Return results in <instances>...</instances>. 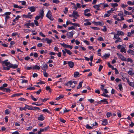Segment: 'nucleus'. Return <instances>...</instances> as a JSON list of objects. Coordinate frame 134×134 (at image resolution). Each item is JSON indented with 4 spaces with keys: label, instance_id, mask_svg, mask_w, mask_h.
I'll use <instances>...</instances> for the list:
<instances>
[{
    "label": "nucleus",
    "instance_id": "nucleus-1",
    "mask_svg": "<svg viewBox=\"0 0 134 134\" xmlns=\"http://www.w3.org/2000/svg\"><path fill=\"white\" fill-rule=\"evenodd\" d=\"M8 61V60H4L3 62V64H4L5 66H7L8 65H10V66L11 68H12L13 69H15L18 67V65L16 64H13L10 63L9 62H7V61Z\"/></svg>",
    "mask_w": 134,
    "mask_h": 134
},
{
    "label": "nucleus",
    "instance_id": "nucleus-2",
    "mask_svg": "<svg viewBox=\"0 0 134 134\" xmlns=\"http://www.w3.org/2000/svg\"><path fill=\"white\" fill-rule=\"evenodd\" d=\"M46 16L51 21H53L54 19L53 17H52V12L50 10L48 11L46 15Z\"/></svg>",
    "mask_w": 134,
    "mask_h": 134
},
{
    "label": "nucleus",
    "instance_id": "nucleus-3",
    "mask_svg": "<svg viewBox=\"0 0 134 134\" xmlns=\"http://www.w3.org/2000/svg\"><path fill=\"white\" fill-rule=\"evenodd\" d=\"M117 54L119 58L121 60L124 61L126 60V58L122 54L118 53H117Z\"/></svg>",
    "mask_w": 134,
    "mask_h": 134
},
{
    "label": "nucleus",
    "instance_id": "nucleus-4",
    "mask_svg": "<svg viewBox=\"0 0 134 134\" xmlns=\"http://www.w3.org/2000/svg\"><path fill=\"white\" fill-rule=\"evenodd\" d=\"M60 44L64 48H70L71 49L73 47L69 45L66 44L64 43H60Z\"/></svg>",
    "mask_w": 134,
    "mask_h": 134
},
{
    "label": "nucleus",
    "instance_id": "nucleus-5",
    "mask_svg": "<svg viewBox=\"0 0 134 134\" xmlns=\"http://www.w3.org/2000/svg\"><path fill=\"white\" fill-rule=\"evenodd\" d=\"M84 108V105L82 104H81V105H79L78 108H76V110L79 111H81Z\"/></svg>",
    "mask_w": 134,
    "mask_h": 134
},
{
    "label": "nucleus",
    "instance_id": "nucleus-6",
    "mask_svg": "<svg viewBox=\"0 0 134 134\" xmlns=\"http://www.w3.org/2000/svg\"><path fill=\"white\" fill-rule=\"evenodd\" d=\"M74 34L72 32H68L67 33L66 35L68 38H69L72 37Z\"/></svg>",
    "mask_w": 134,
    "mask_h": 134
},
{
    "label": "nucleus",
    "instance_id": "nucleus-7",
    "mask_svg": "<svg viewBox=\"0 0 134 134\" xmlns=\"http://www.w3.org/2000/svg\"><path fill=\"white\" fill-rule=\"evenodd\" d=\"M73 17L75 19H77V17H79L80 15L78 14V12L74 10L73 12Z\"/></svg>",
    "mask_w": 134,
    "mask_h": 134
},
{
    "label": "nucleus",
    "instance_id": "nucleus-8",
    "mask_svg": "<svg viewBox=\"0 0 134 134\" xmlns=\"http://www.w3.org/2000/svg\"><path fill=\"white\" fill-rule=\"evenodd\" d=\"M129 85L132 87H134V82H130L129 79L126 78V79Z\"/></svg>",
    "mask_w": 134,
    "mask_h": 134
},
{
    "label": "nucleus",
    "instance_id": "nucleus-9",
    "mask_svg": "<svg viewBox=\"0 0 134 134\" xmlns=\"http://www.w3.org/2000/svg\"><path fill=\"white\" fill-rule=\"evenodd\" d=\"M48 68V66L46 64H43L41 67V69L44 71H46Z\"/></svg>",
    "mask_w": 134,
    "mask_h": 134
},
{
    "label": "nucleus",
    "instance_id": "nucleus-10",
    "mask_svg": "<svg viewBox=\"0 0 134 134\" xmlns=\"http://www.w3.org/2000/svg\"><path fill=\"white\" fill-rule=\"evenodd\" d=\"M45 117L43 116L42 114L40 115L38 117V120L39 121H42L44 120Z\"/></svg>",
    "mask_w": 134,
    "mask_h": 134
},
{
    "label": "nucleus",
    "instance_id": "nucleus-11",
    "mask_svg": "<svg viewBox=\"0 0 134 134\" xmlns=\"http://www.w3.org/2000/svg\"><path fill=\"white\" fill-rule=\"evenodd\" d=\"M33 15H25L24 14L22 16L23 17L25 18H28L30 19L32 18Z\"/></svg>",
    "mask_w": 134,
    "mask_h": 134
},
{
    "label": "nucleus",
    "instance_id": "nucleus-12",
    "mask_svg": "<svg viewBox=\"0 0 134 134\" xmlns=\"http://www.w3.org/2000/svg\"><path fill=\"white\" fill-rule=\"evenodd\" d=\"M104 4V3H100V4H98V5H94L93 6V7L95 9H97V10H100V9L99 8V7H100V4Z\"/></svg>",
    "mask_w": 134,
    "mask_h": 134
},
{
    "label": "nucleus",
    "instance_id": "nucleus-13",
    "mask_svg": "<svg viewBox=\"0 0 134 134\" xmlns=\"http://www.w3.org/2000/svg\"><path fill=\"white\" fill-rule=\"evenodd\" d=\"M28 9H30V10L32 12H34L36 10L34 6L29 7Z\"/></svg>",
    "mask_w": 134,
    "mask_h": 134
},
{
    "label": "nucleus",
    "instance_id": "nucleus-14",
    "mask_svg": "<svg viewBox=\"0 0 134 134\" xmlns=\"http://www.w3.org/2000/svg\"><path fill=\"white\" fill-rule=\"evenodd\" d=\"M67 63L69 67L71 68L73 67L74 64V63L71 61L68 62Z\"/></svg>",
    "mask_w": 134,
    "mask_h": 134
},
{
    "label": "nucleus",
    "instance_id": "nucleus-15",
    "mask_svg": "<svg viewBox=\"0 0 134 134\" xmlns=\"http://www.w3.org/2000/svg\"><path fill=\"white\" fill-rule=\"evenodd\" d=\"M108 124L107 120V119H104L102 121V124L103 125H107Z\"/></svg>",
    "mask_w": 134,
    "mask_h": 134
},
{
    "label": "nucleus",
    "instance_id": "nucleus-16",
    "mask_svg": "<svg viewBox=\"0 0 134 134\" xmlns=\"http://www.w3.org/2000/svg\"><path fill=\"white\" fill-rule=\"evenodd\" d=\"M116 34L119 36H123L124 35V33L122 31H118L116 32Z\"/></svg>",
    "mask_w": 134,
    "mask_h": 134
},
{
    "label": "nucleus",
    "instance_id": "nucleus-17",
    "mask_svg": "<svg viewBox=\"0 0 134 134\" xmlns=\"http://www.w3.org/2000/svg\"><path fill=\"white\" fill-rule=\"evenodd\" d=\"M25 107L26 109H27L29 110H34L33 107L32 106H29L27 105H26Z\"/></svg>",
    "mask_w": 134,
    "mask_h": 134
},
{
    "label": "nucleus",
    "instance_id": "nucleus-18",
    "mask_svg": "<svg viewBox=\"0 0 134 134\" xmlns=\"http://www.w3.org/2000/svg\"><path fill=\"white\" fill-rule=\"evenodd\" d=\"M131 70H129V71L127 72V73L130 76H132V75H133L134 76V72H133V69H131Z\"/></svg>",
    "mask_w": 134,
    "mask_h": 134
},
{
    "label": "nucleus",
    "instance_id": "nucleus-19",
    "mask_svg": "<svg viewBox=\"0 0 134 134\" xmlns=\"http://www.w3.org/2000/svg\"><path fill=\"white\" fill-rule=\"evenodd\" d=\"M32 66L33 67V70L38 69L39 70L40 69V67L37 65L35 66Z\"/></svg>",
    "mask_w": 134,
    "mask_h": 134
},
{
    "label": "nucleus",
    "instance_id": "nucleus-20",
    "mask_svg": "<svg viewBox=\"0 0 134 134\" xmlns=\"http://www.w3.org/2000/svg\"><path fill=\"white\" fill-rule=\"evenodd\" d=\"M110 56V54L109 53L105 54L102 57L105 59L107 58H108Z\"/></svg>",
    "mask_w": 134,
    "mask_h": 134
},
{
    "label": "nucleus",
    "instance_id": "nucleus-21",
    "mask_svg": "<svg viewBox=\"0 0 134 134\" xmlns=\"http://www.w3.org/2000/svg\"><path fill=\"white\" fill-rule=\"evenodd\" d=\"M7 67L3 66V68L4 70H9L10 68V65L6 66Z\"/></svg>",
    "mask_w": 134,
    "mask_h": 134
},
{
    "label": "nucleus",
    "instance_id": "nucleus-22",
    "mask_svg": "<svg viewBox=\"0 0 134 134\" xmlns=\"http://www.w3.org/2000/svg\"><path fill=\"white\" fill-rule=\"evenodd\" d=\"M127 52L132 55H134V51L133 50L129 49L128 50Z\"/></svg>",
    "mask_w": 134,
    "mask_h": 134
},
{
    "label": "nucleus",
    "instance_id": "nucleus-23",
    "mask_svg": "<svg viewBox=\"0 0 134 134\" xmlns=\"http://www.w3.org/2000/svg\"><path fill=\"white\" fill-rule=\"evenodd\" d=\"M45 40L47 42V43L49 44H50L52 42V40H49L48 38H45Z\"/></svg>",
    "mask_w": 134,
    "mask_h": 134
},
{
    "label": "nucleus",
    "instance_id": "nucleus-24",
    "mask_svg": "<svg viewBox=\"0 0 134 134\" xmlns=\"http://www.w3.org/2000/svg\"><path fill=\"white\" fill-rule=\"evenodd\" d=\"M49 126H48L47 127L44 128V129H40V130H41V131L42 132H43L44 131H45L48 130V129L49 128Z\"/></svg>",
    "mask_w": 134,
    "mask_h": 134
},
{
    "label": "nucleus",
    "instance_id": "nucleus-25",
    "mask_svg": "<svg viewBox=\"0 0 134 134\" xmlns=\"http://www.w3.org/2000/svg\"><path fill=\"white\" fill-rule=\"evenodd\" d=\"M83 82V81H81L79 82V85L77 88V89H79L81 87Z\"/></svg>",
    "mask_w": 134,
    "mask_h": 134
},
{
    "label": "nucleus",
    "instance_id": "nucleus-26",
    "mask_svg": "<svg viewBox=\"0 0 134 134\" xmlns=\"http://www.w3.org/2000/svg\"><path fill=\"white\" fill-rule=\"evenodd\" d=\"M66 51L67 54H69V55H71L72 54V52H71L69 50L67 49H64Z\"/></svg>",
    "mask_w": 134,
    "mask_h": 134
},
{
    "label": "nucleus",
    "instance_id": "nucleus-27",
    "mask_svg": "<svg viewBox=\"0 0 134 134\" xmlns=\"http://www.w3.org/2000/svg\"><path fill=\"white\" fill-rule=\"evenodd\" d=\"M79 73L78 72H75L74 73V76L75 77H79L78 76L79 75Z\"/></svg>",
    "mask_w": 134,
    "mask_h": 134
},
{
    "label": "nucleus",
    "instance_id": "nucleus-28",
    "mask_svg": "<svg viewBox=\"0 0 134 134\" xmlns=\"http://www.w3.org/2000/svg\"><path fill=\"white\" fill-rule=\"evenodd\" d=\"M40 16L41 17V19H42L44 15V11L43 10H42L40 13Z\"/></svg>",
    "mask_w": 134,
    "mask_h": 134
},
{
    "label": "nucleus",
    "instance_id": "nucleus-29",
    "mask_svg": "<svg viewBox=\"0 0 134 134\" xmlns=\"http://www.w3.org/2000/svg\"><path fill=\"white\" fill-rule=\"evenodd\" d=\"M11 13L10 12H7L5 13L3 15H2L3 16H9L11 14Z\"/></svg>",
    "mask_w": 134,
    "mask_h": 134
},
{
    "label": "nucleus",
    "instance_id": "nucleus-30",
    "mask_svg": "<svg viewBox=\"0 0 134 134\" xmlns=\"http://www.w3.org/2000/svg\"><path fill=\"white\" fill-rule=\"evenodd\" d=\"M64 97V96L63 95H60L58 97L56 98V100H58L60 99L63 98Z\"/></svg>",
    "mask_w": 134,
    "mask_h": 134
},
{
    "label": "nucleus",
    "instance_id": "nucleus-31",
    "mask_svg": "<svg viewBox=\"0 0 134 134\" xmlns=\"http://www.w3.org/2000/svg\"><path fill=\"white\" fill-rule=\"evenodd\" d=\"M100 102H104V104H108V102L107 101V99H105L101 100Z\"/></svg>",
    "mask_w": 134,
    "mask_h": 134
},
{
    "label": "nucleus",
    "instance_id": "nucleus-32",
    "mask_svg": "<svg viewBox=\"0 0 134 134\" xmlns=\"http://www.w3.org/2000/svg\"><path fill=\"white\" fill-rule=\"evenodd\" d=\"M42 111L43 112H47L48 113H49L50 114H51V112H50L47 109H43L42 110Z\"/></svg>",
    "mask_w": 134,
    "mask_h": 134
},
{
    "label": "nucleus",
    "instance_id": "nucleus-33",
    "mask_svg": "<svg viewBox=\"0 0 134 134\" xmlns=\"http://www.w3.org/2000/svg\"><path fill=\"white\" fill-rule=\"evenodd\" d=\"M116 39H117V40L115 41V43H116L118 42H121L122 40L121 39V38L120 37Z\"/></svg>",
    "mask_w": 134,
    "mask_h": 134
},
{
    "label": "nucleus",
    "instance_id": "nucleus-34",
    "mask_svg": "<svg viewBox=\"0 0 134 134\" xmlns=\"http://www.w3.org/2000/svg\"><path fill=\"white\" fill-rule=\"evenodd\" d=\"M119 36L117 34H114L113 39L114 40H115V39H117L119 38Z\"/></svg>",
    "mask_w": 134,
    "mask_h": 134
},
{
    "label": "nucleus",
    "instance_id": "nucleus-35",
    "mask_svg": "<svg viewBox=\"0 0 134 134\" xmlns=\"http://www.w3.org/2000/svg\"><path fill=\"white\" fill-rule=\"evenodd\" d=\"M97 24L100 26H102L104 25V23L103 22L98 21L96 23Z\"/></svg>",
    "mask_w": 134,
    "mask_h": 134
},
{
    "label": "nucleus",
    "instance_id": "nucleus-36",
    "mask_svg": "<svg viewBox=\"0 0 134 134\" xmlns=\"http://www.w3.org/2000/svg\"><path fill=\"white\" fill-rule=\"evenodd\" d=\"M25 68L27 70H30L32 69H33V67H27L26 66L25 67Z\"/></svg>",
    "mask_w": 134,
    "mask_h": 134
},
{
    "label": "nucleus",
    "instance_id": "nucleus-37",
    "mask_svg": "<svg viewBox=\"0 0 134 134\" xmlns=\"http://www.w3.org/2000/svg\"><path fill=\"white\" fill-rule=\"evenodd\" d=\"M125 61H126L127 62H130L131 63H132L133 62L132 59L130 58H128L126 60H126Z\"/></svg>",
    "mask_w": 134,
    "mask_h": 134
},
{
    "label": "nucleus",
    "instance_id": "nucleus-38",
    "mask_svg": "<svg viewBox=\"0 0 134 134\" xmlns=\"http://www.w3.org/2000/svg\"><path fill=\"white\" fill-rule=\"evenodd\" d=\"M120 51L122 52H124L125 53L126 52V49L124 47L121 48Z\"/></svg>",
    "mask_w": 134,
    "mask_h": 134
},
{
    "label": "nucleus",
    "instance_id": "nucleus-39",
    "mask_svg": "<svg viewBox=\"0 0 134 134\" xmlns=\"http://www.w3.org/2000/svg\"><path fill=\"white\" fill-rule=\"evenodd\" d=\"M46 90L49 91V92H51V89L49 86H47L46 87Z\"/></svg>",
    "mask_w": 134,
    "mask_h": 134
},
{
    "label": "nucleus",
    "instance_id": "nucleus-40",
    "mask_svg": "<svg viewBox=\"0 0 134 134\" xmlns=\"http://www.w3.org/2000/svg\"><path fill=\"white\" fill-rule=\"evenodd\" d=\"M91 124V125H92L93 127L94 126H97L98 125V124L96 122H95Z\"/></svg>",
    "mask_w": 134,
    "mask_h": 134
},
{
    "label": "nucleus",
    "instance_id": "nucleus-41",
    "mask_svg": "<svg viewBox=\"0 0 134 134\" xmlns=\"http://www.w3.org/2000/svg\"><path fill=\"white\" fill-rule=\"evenodd\" d=\"M127 3L129 5H134L133 2H132L130 1H127Z\"/></svg>",
    "mask_w": 134,
    "mask_h": 134
},
{
    "label": "nucleus",
    "instance_id": "nucleus-42",
    "mask_svg": "<svg viewBox=\"0 0 134 134\" xmlns=\"http://www.w3.org/2000/svg\"><path fill=\"white\" fill-rule=\"evenodd\" d=\"M111 5L112 7H117L118 5L117 3H112L111 4Z\"/></svg>",
    "mask_w": 134,
    "mask_h": 134
},
{
    "label": "nucleus",
    "instance_id": "nucleus-43",
    "mask_svg": "<svg viewBox=\"0 0 134 134\" xmlns=\"http://www.w3.org/2000/svg\"><path fill=\"white\" fill-rule=\"evenodd\" d=\"M10 18V17L9 16H5V23H7V20Z\"/></svg>",
    "mask_w": 134,
    "mask_h": 134
},
{
    "label": "nucleus",
    "instance_id": "nucleus-44",
    "mask_svg": "<svg viewBox=\"0 0 134 134\" xmlns=\"http://www.w3.org/2000/svg\"><path fill=\"white\" fill-rule=\"evenodd\" d=\"M119 89L120 91H121L122 90V85L121 84H120L118 85Z\"/></svg>",
    "mask_w": 134,
    "mask_h": 134
},
{
    "label": "nucleus",
    "instance_id": "nucleus-45",
    "mask_svg": "<svg viewBox=\"0 0 134 134\" xmlns=\"http://www.w3.org/2000/svg\"><path fill=\"white\" fill-rule=\"evenodd\" d=\"M124 13L126 15H130L131 14L128 11H127L125 10H124Z\"/></svg>",
    "mask_w": 134,
    "mask_h": 134
},
{
    "label": "nucleus",
    "instance_id": "nucleus-46",
    "mask_svg": "<svg viewBox=\"0 0 134 134\" xmlns=\"http://www.w3.org/2000/svg\"><path fill=\"white\" fill-rule=\"evenodd\" d=\"M10 111L8 109H7L5 110V114L8 115L10 113Z\"/></svg>",
    "mask_w": 134,
    "mask_h": 134
},
{
    "label": "nucleus",
    "instance_id": "nucleus-47",
    "mask_svg": "<svg viewBox=\"0 0 134 134\" xmlns=\"http://www.w3.org/2000/svg\"><path fill=\"white\" fill-rule=\"evenodd\" d=\"M127 5L124 4H122L121 5V7L123 8H125L127 7Z\"/></svg>",
    "mask_w": 134,
    "mask_h": 134
},
{
    "label": "nucleus",
    "instance_id": "nucleus-48",
    "mask_svg": "<svg viewBox=\"0 0 134 134\" xmlns=\"http://www.w3.org/2000/svg\"><path fill=\"white\" fill-rule=\"evenodd\" d=\"M91 24V23L88 21H87L86 23H84V25L85 26H87L90 25Z\"/></svg>",
    "mask_w": 134,
    "mask_h": 134
},
{
    "label": "nucleus",
    "instance_id": "nucleus-49",
    "mask_svg": "<svg viewBox=\"0 0 134 134\" xmlns=\"http://www.w3.org/2000/svg\"><path fill=\"white\" fill-rule=\"evenodd\" d=\"M101 30L104 32L106 31L107 30V29L106 27V26H103V28Z\"/></svg>",
    "mask_w": 134,
    "mask_h": 134
},
{
    "label": "nucleus",
    "instance_id": "nucleus-50",
    "mask_svg": "<svg viewBox=\"0 0 134 134\" xmlns=\"http://www.w3.org/2000/svg\"><path fill=\"white\" fill-rule=\"evenodd\" d=\"M86 127L87 129H92V127L90 126V125L88 124L87 125Z\"/></svg>",
    "mask_w": 134,
    "mask_h": 134
},
{
    "label": "nucleus",
    "instance_id": "nucleus-51",
    "mask_svg": "<svg viewBox=\"0 0 134 134\" xmlns=\"http://www.w3.org/2000/svg\"><path fill=\"white\" fill-rule=\"evenodd\" d=\"M31 97L32 99L34 101H37V99L34 98L32 95H31Z\"/></svg>",
    "mask_w": 134,
    "mask_h": 134
},
{
    "label": "nucleus",
    "instance_id": "nucleus-52",
    "mask_svg": "<svg viewBox=\"0 0 134 134\" xmlns=\"http://www.w3.org/2000/svg\"><path fill=\"white\" fill-rule=\"evenodd\" d=\"M24 26H25L27 27L28 28H30L29 26V23H25Z\"/></svg>",
    "mask_w": 134,
    "mask_h": 134
},
{
    "label": "nucleus",
    "instance_id": "nucleus-53",
    "mask_svg": "<svg viewBox=\"0 0 134 134\" xmlns=\"http://www.w3.org/2000/svg\"><path fill=\"white\" fill-rule=\"evenodd\" d=\"M53 2L54 3L58 4L60 2V1L58 0H53Z\"/></svg>",
    "mask_w": 134,
    "mask_h": 134
},
{
    "label": "nucleus",
    "instance_id": "nucleus-54",
    "mask_svg": "<svg viewBox=\"0 0 134 134\" xmlns=\"http://www.w3.org/2000/svg\"><path fill=\"white\" fill-rule=\"evenodd\" d=\"M65 10H64L63 11V12L64 14H66L68 11V8L66 7H65Z\"/></svg>",
    "mask_w": 134,
    "mask_h": 134
},
{
    "label": "nucleus",
    "instance_id": "nucleus-55",
    "mask_svg": "<svg viewBox=\"0 0 134 134\" xmlns=\"http://www.w3.org/2000/svg\"><path fill=\"white\" fill-rule=\"evenodd\" d=\"M71 24L74 25V26L80 27V25L76 23H71Z\"/></svg>",
    "mask_w": 134,
    "mask_h": 134
},
{
    "label": "nucleus",
    "instance_id": "nucleus-56",
    "mask_svg": "<svg viewBox=\"0 0 134 134\" xmlns=\"http://www.w3.org/2000/svg\"><path fill=\"white\" fill-rule=\"evenodd\" d=\"M43 74L44 76L46 77H47L48 75V74L46 72V71H44L43 72Z\"/></svg>",
    "mask_w": 134,
    "mask_h": 134
},
{
    "label": "nucleus",
    "instance_id": "nucleus-57",
    "mask_svg": "<svg viewBox=\"0 0 134 134\" xmlns=\"http://www.w3.org/2000/svg\"><path fill=\"white\" fill-rule=\"evenodd\" d=\"M19 95V94H18V93L14 94L12 95L11 97H13L16 96H18Z\"/></svg>",
    "mask_w": 134,
    "mask_h": 134
},
{
    "label": "nucleus",
    "instance_id": "nucleus-58",
    "mask_svg": "<svg viewBox=\"0 0 134 134\" xmlns=\"http://www.w3.org/2000/svg\"><path fill=\"white\" fill-rule=\"evenodd\" d=\"M111 114V113L108 112L107 114V118H109L110 117Z\"/></svg>",
    "mask_w": 134,
    "mask_h": 134
},
{
    "label": "nucleus",
    "instance_id": "nucleus-59",
    "mask_svg": "<svg viewBox=\"0 0 134 134\" xmlns=\"http://www.w3.org/2000/svg\"><path fill=\"white\" fill-rule=\"evenodd\" d=\"M102 95L103 96H104V97H110V96H109L108 95L104 93H103L102 94Z\"/></svg>",
    "mask_w": 134,
    "mask_h": 134
},
{
    "label": "nucleus",
    "instance_id": "nucleus-60",
    "mask_svg": "<svg viewBox=\"0 0 134 134\" xmlns=\"http://www.w3.org/2000/svg\"><path fill=\"white\" fill-rule=\"evenodd\" d=\"M19 109H20V110L21 111H22V110H26L25 106V107H24V108L20 107L19 108Z\"/></svg>",
    "mask_w": 134,
    "mask_h": 134
},
{
    "label": "nucleus",
    "instance_id": "nucleus-61",
    "mask_svg": "<svg viewBox=\"0 0 134 134\" xmlns=\"http://www.w3.org/2000/svg\"><path fill=\"white\" fill-rule=\"evenodd\" d=\"M34 22L36 26H38V22L36 20H34Z\"/></svg>",
    "mask_w": 134,
    "mask_h": 134
},
{
    "label": "nucleus",
    "instance_id": "nucleus-62",
    "mask_svg": "<svg viewBox=\"0 0 134 134\" xmlns=\"http://www.w3.org/2000/svg\"><path fill=\"white\" fill-rule=\"evenodd\" d=\"M5 92H9L10 90L9 88H5Z\"/></svg>",
    "mask_w": 134,
    "mask_h": 134
},
{
    "label": "nucleus",
    "instance_id": "nucleus-63",
    "mask_svg": "<svg viewBox=\"0 0 134 134\" xmlns=\"http://www.w3.org/2000/svg\"><path fill=\"white\" fill-rule=\"evenodd\" d=\"M5 88L3 87V86L0 87V90L4 92H5L4 90H5Z\"/></svg>",
    "mask_w": 134,
    "mask_h": 134
},
{
    "label": "nucleus",
    "instance_id": "nucleus-64",
    "mask_svg": "<svg viewBox=\"0 0 134 134\" xmlns=\"http://www.w3.org/2000/svg\"><path fill=\"white\" fill-rule=\"evenodd\" d=\"M77 7L78 8H80L81 7V5L79 3H77L76 4Z\"/></svg>",
    "mask_w": 134,
    "mask_h": 134
}]
</instances>
